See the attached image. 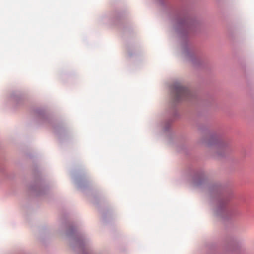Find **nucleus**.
Masks as SVG:
<instances>
[{
	"label": "nucleus",
	"mask_w": 254,
	"mask_h": 254,
	"mask_svg": "<svg viewBox=\"0 0 254 254\" xmlns=\"http://www.w3.org/2000/svg\"><path fill=\"white\" fill-rule=\"evenodd\" d=\"M174 92L176 100L178 101L187 97L189 93L188 89L180 83H177L175 85Z\"/></svg>",
	"instance_id": "nucleus-1"
}]
</instances>
